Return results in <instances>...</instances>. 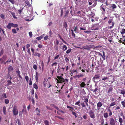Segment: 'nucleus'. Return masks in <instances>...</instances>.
<instances>
[{
  "label": "nucleus",
  "mask_w": 125,
  "mask_h": 125,
  "mask_svg": "<svg viewBox=\"0 0 125 125\" xmlns=\"http://www.w3.org/2000/svg\"><path fill=\"white\" fill-rule=\"evenodd\" d=\"M44 123L45 125H49V122L47 120H45L44 121Z\"/></svg>",
  "instance_id": "nucleus-44"
},
{
  "label": "nucleus",
  "mask_w": 125,
  "mask_h": 125,
  "mask_svg": "<svg viewBox=\"0 0 125 125\" xmlns=\"http://www.w3.org/2000/svg\"><path fill=\"white\" fill-rule=\"evenodd\" d=\"M2 97L6 98L7 97L6 94V93H3L2 95Z\"/></svg>",
  "instance_id": "nucleus-36"
},
{
  "label": "nucleus",
  "mask_w": 125,
  "mask_h": 125,
  "mask_svg": "<svg viewBox=\"0 0 125 125\" xmlns=\"http://www.w3.org/2000/svg\"><path fill=\"white\" fill-rule=\"evenodd\" d=\"M81 104V105L83 107H85V105L84 104V102H82L81 103H80Z\"/></svg>",
  "instance_id": "nucleus-39"
},
{
  "label": "nucleus",
  "mask_w": 125,
  "mask_h": 125,
  "mask_svg": "<svg viewBox=\"0 0 125 125\" xmlns=\"http://www.w3.org/2000/svg\"><path fill=\"white\" fill-rule=\"evenodd\" d=\"M71 49H68L66 51V53L67 54L69 53L70 52H71Z\"/></svg>",
  "instance_id": "nucleus-57"
},
{
  "label": "nucleus",
  "mask_w": 125,
  "mask_h": 125,
  "mask_svg": "<svg viewBox=\"0 0 125 125\" xmlns=\"http://www.w3.org/2000/svg\"><path fill=\"white\" fill-rule=\"evenodd\" d=\"M27 52L30 55H31V54L30 50V49H28Z\"/></svg>",
  "instance_id": "nucleus-62"
},
{
  "label": "nucleus",
  "mask_w": 125,
  "mask_h": 125,
  "mask_svg": "<svg viewBox=\"0 0 125 125\" xmlns=\"http://www.w3.org/2000/svg\"><path fill=\"white\" fill-rule=\"evenodd\" d=\"M113 88L112 87H110L109 88V89L107 93H109L110 92H112V90H113Z\"/></svg>",
  "instance_id": "nucleus-32"
},
{
  "label": "nucleus",
  "mask_w": 125,
  "mask_h": 125,
  "mask_svg": "<svg viewBox=\"0 0 125 125\" xmlns=\"http://www.w3.org/2000/svg\"><path fill=\"white\" fill-rule=\"evenodd\" d=\"M11 25L10 22L9 23L8 25L6 26L7 28L9 30L11 29Z\"/></svg>",
  "instance_id": "nucleus-19"
},
{
  "label": "nucleus",
  "mask_w": 125,
  "mask_h": 125,
  "mask_svg": "<svg viewBox=\"0 0 125 125\" xmlns=\"http://www.w3.org/2000/svg\"><path fill=\"white\" fill-rule=\"evenodd\" d=\"M25 79L27 82H28L29 81V77L27 76H25Z\"/></svg>",
  "instance_id": "nucleus-60"
},
{
  "label": "nucleus",
  "mask_w": 125,
  "mask_h": 125,
  "mask_svg": "<svg viewBox=\"0 0 125 125\" xmlns=\"http://www.w3.org/2000/svg\"><path fill=\"white\" fill-rule=\"evenodd\" d=\"M74 9L73 8V9H71V10L70 11V13L71 14V15L72 16H73V10Z\"/></svg>",
  "instance_id": "nucleus-58"
},
{
  "label": "nucleus",
  "mask_w": 125,
  "mask_h": 125,
  "mask_svg": "<svg viewBox=\"0 0 125 125\" xmlns=\"http://www.w3.org/2000/svg\"><path fill=\"white\" fill-rule=\"evenodd\" d=\"M11 14L12 15L14 19H17V17H16L15 15V13L14 12H10Z\"/></svg>",
  "instance_id": "nucleus-21"
},
{
  "label": "nucleus",
  "mask_w": 125,
  "mask_h": 125,
  "mask_svg": "<svg viewBox=\"0 0 125 125\" xmlns=\"http://www.w3.org/2000/svg\"><path fill=\"white\" fill-rule=\"evenodd\" d=\"M54 47L56 51H58V50L59 48L58 45H55Z\"/></svg>",
  "instance_id": "nucleus-47"
},
{
  "label": "nucleus",
  "mask_w": 125,
  "mask_h": 125,
  "mask_svg": "<svg viewBox=\"0 0 125 125\" xmlns=\"http://www.w3.org/2000/svg\"><path fill=\"white\" fill-rule=\"evenodd\" d=\"M48 35H46L45 37H44V40L46 41L48 39Z\"/></svg>",
  "instance_id": "nucleus-50"
},
{
  "label": "nucleus",
  "mask_w": 125,
  "mask_h": 125,
  "mask_svg": "<svg viewBox=\"0 0 125 125\" xmlns=\"http://www.w3.org/2000/svg\"><path fill=\"white\" fill-rule=\"evenodd\" d=\"M11 62V59H10L9 60H8L6 62H4V64H5L8 62Z\"/></svg>",
  "instance_id": "nucleus-55"
},
{
  "label": "nucleus",
  "mask_w": 125,
  "mask_h": 125,
  "mask_svg": "<svg viewBox=\"0 0 125 125\" xmlns=\"http://www.w3.org/2000/svg\"><path fill=\"white\" fill-rule=\"evenodd\" d=\"M121 104L122 105L123 107L125 108V100L121 102Z\"/></svg>",
  "instance_id": "nucleus-26"
},
{
  "label": "nucleus",
  "mask_w": 125,
  "mask_h": 125,
  "mask_svg": "<svg viewBox=\"0 0 125 125\" xmlns=\"http://www.w3.org/2000/svg\"><path fill=\"white\" fill-rule=\"evenodd\" d=\"M33 68L35 70H36L37 69V66L36 64H34L33 66Z\"/></svg>",
  "instance_id": "nucleus-51"
},
{
  "label": "nucleus",
  "mask_w": 125,
  "mask_h": 125,
  "mask_svg": "<svg viewBox=\"0 0 125 125\" xmlns=\"http://www.w3.org/2000/svg\"><path fill=\"white\" fill-rule=\"evenodd\" d=\"M84 102L85 103L86 102V103H88V99L87 98H85L84 99Z\"/></svg>",
  "instance_id": "nucleus-59"
},
{
  "label": "nucleus",
  "mask_w": 125,
  "mask_h": 125,
  "mask_svg": "<svg viewBox=\"0 0 125 125\" xmlns=\"http://www.w3.org/2000/svg\"><path fill=\"white\" fill-rule=\"evenodd\" d=\"M62 50L63 51H65L67 49V47L65 45H63L62 47Z\"/></svg>",
  "instance_id": "nucleus-30"
},
{
  "label": "nucleus",
  "mask_w": 125,
  "mask_h": 125,
  "mask_svg": "<svg viewBox=\"0 0 125 125\" xmlns=\"http://www.w3.org/2000/svg\"><path fill=\"white\" fill-rule=\"evenodd\" d=\"M57 79L56 78V80H57V83H61L64 82V79L63 78L62 76H57Z\"/></svg>",
  "instance_id": "nucleus-3"
},
{
  "label": "nucleus",
  "mask_w": 125,
  "mask_h": 125,
  "mask_svg": "<svg viewBox=\"0 0 125 125\" xmlns=\"http://www.w3.org/2000/svg\"><path fill=\"white\" fill-rule=\"evenodd\" d=\"M39 75L38 73L37 72H36L35 74V79L37 82L38 81V76Z\"/></svg>",
  "instance_id": "nucleus-16"
},
{
  "label": "nucleus",
  "mask_w": 125,
  "mask_h": 125,
  "mask_svg": "<svg viewBox=\"0 0 125 125\" xmlns=\"http://www.w3.org/2000/svg\"><path fill=\"white\" fill-rule=\"evenodd\" d=\"M120 94H122L123 95V96H124V95L125 94V90L124 91L123 90H121V92L120 93Z\"/></svg>",
  "instance_id": "nucleus-33"
},
{
  "label": "nucleus",
  "mask_w": 125,
  "mask_h": 125,
  "mask_svg": "<svg viewBox=\"0 0 125 125\" xmlns=\"http://www.w3.org/2000/svg\"><path fill=\"white\" fill-rule=\"evenodd\" d=\"M111 7L113 9H115L117 7L115 4H112Z\"/></svg>",
  "instance_id": "nucleus-34"
},
{
  "label": "nucleus",
  "mask_w": 125,
  "mask_h": 125,
  "mask_svg": "<svg viewBox=\"0 0 125 125\" xmlns=\"http://www.w3.org/2000/svg\"><path fill=\"white\" fill-rule=\"evenodd\" d=\"M12 111L14 115H17L18 113V110L17 109V106L16 105H14L12 109Z\"/></svg>",
  "instance_id": "nucleus-5"
},
{
  "label": "nucleus",
  "mask_w": 125,
  "mask_h": 125,
  "mask_svg": "<svg viewBox=\"0 0 125 125\" xmlns=\"http://www.w3.org/2000/svg\"><path fill=\"white\" fill-rule=\"evenodd\" d=\"M97 110H99L100 109V107H101L102 106V103L100 102H99L97 104Z\"/></svg>",
  "instance_id": "nucleus-9"
},
{
  "label": "nucleus",
  "mask_w": 125,
  "mask_h": 125,
  "mask_svg": "<svg viewBox=\"0 0 125 125\" xmlns=\"http://www.w3.org/2000/svg\"><path fill=\"white\" fill-rule=\"evenodd\" d=\"M10 73H8V74L7 75V78L11 80L12 79V77L10 74Z\"/></svg>",
  "instance_id": "nucleus-24"
},
{
  "label": "nucleus",
  "mask_w": 125,
  "mask_h": 125,
  "mask_svg": "<svg viewBox=\"0 0 125 125\" xmlns=\"http://www.w3.org/2000/svg\"><path fill=\"white\" fill-rule=\"evenodd\" d=\"M108 40L110 42H111L112 41V38L111 37H109L108 38Z\"/></svg>",
  "instance_id": "nucleus-42"
},
{
  "label": "nucleus",
  "mask_w": 125,
  "mask_h": 125,
  "mask_svg": "<svg viewBox=\"0 0 125 125\" xmlns=\"http://www.w3.org/2000/svg\"><path fill=\"white\" fill-rule=\"evenodd\" d=\"M12 4H15V1L14 0H8Z\"/></svg>",
  "instance_id": "nucleus-37"
},
{
  "label": "nucleus",
  "mask_w": 125,
  "mask_h": 125,
  "mask_svg": "<svg viewBox=\"0 0 125 125\" xmlns=\"http://www.w3.org/2000/svg\"><path fill=\"white\" fill-rule=\"evenodd\" d=\"M92 45H88L82 47L83 49L89 50H90L92 47Z\"/></svg>",
  "instance_id": "nucleus-7"
},
{
  "label": "nucleus",
  "mask_w": 125,
  "mask_h": 125,
  "mask_svg": "<svg viewBox=\"0 0 125 125\" xmlns=\"http://www.w3.org/2000/svg\"><path fill=\"white\" fill-rule=\"evenodd\" d=\"M41 65L42 67V71H43L44 68V64L43 61L41 62Z\"/></svg>",
  "instance_id": "nucleus-22"
},
{
  "label": "nucleus",
  "mask_w": 125,
  "mask_h": 125,
  "mask_svg": "<svg viewBox=\"0 0 125 125\" xmlns=\"http://www.w3.org/2000/svg\"><path fill=\"white\" fill-rule=\"evenodd\" d=\"M30 46V45L29 44H27L26 45V48L27 49H30L29 47Z\"/></svg>",
  "instance_id": "nucleus-63"
},
{
  "label": "nucleus",
  "mask_w": 125,
  "mask_h": 125,
  "mask_svg": "<svg viewBox=\"0 0 125 125\" xmlns=\"http://www.w3.org/2000/svg\"><path fill=\"white\" fill-rule=\"evenodd\" d=\"M63 10L62 8L61 9V14H60V16L61 17H62V16L63 15Z\"/></svg>",
  "instance_id": "nucleus-27"
},
{
  "label": "nucleus",
  "mask_w": 125,
  "mask_h": 125,
  "mask_svg": "<svg viewBox=\"0 0 125 125\" xmlns=\"http://www.w3.org/2000/svg\"><path fill=\"white\" fill-rule=\"evenodd\" d=\"M87 67L88 68L87 69L89 70H91V66L90 65L88 64L87 65Z\"/></svg>",
  "instance_id": "nucleus-48"
},
{
  "label": "nucleus",
  "mask_w": 125,
  "mask_h": 125,
  "mask_svg": "<svg viewBox=\"0 0 125 125\" xmlns=\"http://www.w3.org/2000/svg\"><path fill=\"white\" fill-rule=\"evenodd\" d=\"M95 67V65H94V64L92 63V64L91 66V70H93L94 68Z\"/></svg>",
  "instance_id": "nucleus-43"
},
{
  "label": "nucleus",
  "mask_w": 125,
  "mask_h": 125,
  "mask_svg": "<svg viewBox=\"0 0 125 125\" xmlns=\"http://www.w3.org/2000/svg\"><path fill=\"white\" fill-rule=\"evenodd\" d=\"M33 88L36 89H38V87L37 85L35 83H34L33 84Z\"/></svg>",
  "instance_id": "nucleus-28"
},
{
  "label": "nucleus",
  "mask_w": 125,
  "mask_h": 125,
  "mask_svg": "<svg viewBox=\"0 0 125 125\" xmlns=\"http://www.w3.org/2000/svg\"><path fill=\"white\" fill-rule=\"evenodd\" d=\"M4 53L3 50V49H2L0 51V56L2 55Z\"/></svg>",
  "instance_id": "nucleus-49"
},
{
  "label": "nucleus",
  "mask_w": 125,
  "mask_h": 125,
  "mask_svg": "<svg viewBox=\"0 0 125 125\" xmlns=\"http://www.w3.org/2000/svg\"><path fill=\"white\" fill-rule=\"evenodd\" d=\"M89 114L90 117L94 119L95 118V115L94 112L92 110H90L89 112Z\"/></svg>",
  "instance_id": "nucleus-6"
},
{
  "label": "nucleus",
  "mask_w": 125,
  "mask_h": 125,
  "mask_svg": "<svg viewBox=\"0 0 125 125\" xmlns=\"http://www.w3.org/2000/svg\"><path fill=\"white\" fill-rule=\"evenodd\" d=\"M13 70V67L11 65H10L8 69V73H10V72Z\"/></svg>",
  "instance_id": "nucleus-10"
},
{
  "label": "nucleus",
  "mask_w": 125,
  "mask_h": 125,
  "mask_svg": "<svg viewBox=\"0 0 125 125\" xmlns=\"http://www.w3.org/2000/svg\"><path fill=\"white\" fill-rule=\"evenodd\" d=\"M45 35V34H43L40 36L37 37L36 39L38 40L39 41L42 39Z\"/></svg>",
  "instance_id": "nucleus-12"
},
{
  "label": "nucleus",
  "mask_w": 125,
  "mask_h": 125,
  "mask_svg": "<svg viewBox=\"0 0 125 125\" xmlns=\"http://www.w3.org/2000/svg\"><path fill=\"white\" fill-rule=\"evenodd\" d=\"M72 113L75 116V118H76L77 117V116L76 115V114L75 112H72Z\"/></svg>",
  "instance_id": "nucleus-61"
},
{
  "label": "nucleus",
  "mask_w": 125,
  "mask_h": 125,
  "mask_svg": "<svg viewBox=\"0 0 125 125\" xmlns=\"http://www.w3.org/2000/svg\"><path fill=\"white\" fill-rule=\"evenodd\" d=\"M115 22H114L113 21L112 22V25L111 26H109L108 27V29H111L114 26V24H115Z\"/></svg>",
  "instance_id": "nucleus-29"
},
{
  "label": "nucleus",
  "mask_w": 125,
  "mask_h": 125,
  "mask_svg": "<svg viewBox=\"0 0 125 125\" xmlns=\"http://www.w3.org/2000/svg\"><path fill=\"white\" fill-rule=\"evenodd\" d=\"M112 19H110L108 21V23L110 24L112 22Z\"/></svg>",
  "instance_id": "nucleus-64"
},
{
  "label": "nucleus",
  "mask_w": 125,
  "mask_h": 125,
  "mask_svg": "<svg viewBox=\"0 0 125 125\" xmlns=\"http://www.w3.org/2000/svg\"><path fill=\"white\" fill-rule=\"evenodd\" d=\"M72 31V36L74 38H75V34L73 32V30H71Z\"/></svg>",
  "instance_id": "nucleus-38"
},
{
  "label": "nucleus",
  "mask_w": 125,
  "mask_h": 125,
  "mask_svg": "<svg viewBox=\"0 0 125 125\" xmlns=\"http://www.w3.org/2000/svg\"><path fill=\"white\" fill-rule=\"evenodd\" d=\"M90 16L93 17L95 15V14L92 11L90 14Z\"/></svg>",
  "instance_id": "nucleus-52"
},
{
  "label": "nucleus",
  "mask_w": 125,
  "mask_h": 125,
  "mask_svg": "<svg viewBox=\"0 0 125 125\" xmlns=\"http://www.w3.org/2000/svg\"><path fill=\"white\" fill-rule=\"evenodd\" d=\"M116 104L115 102H113L112 103H111L110 105V107L112 106L115 105Z\"/></svg>",
  "instance_id": "nucleus-31"
},
{
  "label": "nucleus",
  "mask_w": 125,
  "mask_h": 125,
  "mask_svg": "<svg viewBox=\"0 0 125 125\" xmlns=\"http://www.w3.org/2000/svg\"><path fill=\"white\" fill-rule=\"evenodd\" d=\"M6 108L5 106H4L3 108V111L4 114L5 115L6 112Z\"/></svg>",
  "instance_id": "nucleus-23"
},
{
  "label": "nucleus",
  "mask_w": 125,
  "mask_h": 125,
  "mask_svg": "<svg viewBox=\"0 0 125 125\" xmlns=\"http://www.w3.org/2000/svg\"><path fill=\"white\" fill-rule=\"evenodd\" d=\"M119 121L120 123L122 124L123 122V120L122 118L120 117L119 116Z\"/></svg>",
  "instance_id": "nucleus-20"
},
{
  "label": "nucleus",
  "mask_w": 125,
  "mask_h": 125,
  "mask_svg": "<svg viewBox=\"0 0 125 125\" xmlns=\"http://www.w3.org/2000/svg\"><path fill=\"white\" fill-rule=\"evenodd\" d=\"M79 85H80L81 88L84 87L86 85L85 83L84 82H81Z\"/></svg>",
  "instance_id": "nucleus-11"
},
{
  "label": "nucleus",
  "mask_w": 125,
  "mask_h": 125,
  "mask_svg": "<svg viewBox=\"0 0 125 125\" xmlns=\"http://www.w3.org/2000/svg\"><path fill=\"white\" fill-rule=\"evenodd\" d=\"M95 76L93 77V79H99L100 77L99 75H95Z\"/></svg>",
  "instance_id": "nucleus-17"
},
{
  "label": "nucleus",
  "mask_w": 125,
  "mask_h": 125,
  "mask_svg": "<svg viewBox=\"0 0 125 125\" xmlns=\"http://www.w3.org/2000/svg\"><path fill=\"white\" fill-rule=\"evenodd\" d=\"M115 121L114 118H110L109 119V123L110 125H115Z\"/></svg>",
  "instance_id": "nucleus-8"
},
{
  "label": "nucleus",
  "mask_w": 125,
  "mask_h": 125,
  "mask_svg": "<svg viewBox=\"0 0 125 125\" xmlns=\"http://www.w3.org/2000/svg\"><path fill=\"white\" fill-rule=\"evenodd\" d=\"M7 84L6 86H8L11 84L12 83V82L10 80H8L7 81Z\"/></svg>",
  "instance_id": "nucleus-18"
},
{
  "label": "nucleus",
  "mask_w": 125,
  "mask_h": 125,
  "mask_svg": "<svg viewBox=\"0 0 125 125\" xmlns=\"http://www.w3.org/2000/svg\"><path fill=\"white\" fill-rule=\"evenodd\" d=\"M121 33L122 34H123L125 33V29H123L122 30Z\"/></svg>",
  "instance_id": "nucleus-56"
},
{
  "label": "nucleus",
  "mask_w": 125,
  "mask_h": 125,
  "mask_svg": "<svg viewBox=\"0 0 125 125\" xmlns=\"http://www.w3.org/2000/svg\"><path fill=\"white\" fill-rule=\"evenodd\" d=\"M12 32L14 33H17L16 30L15 29H12Z\"/></svg>",
  "instance_id": "nucleus-45"
},
{
  "label": "nucleus",
  "mask_w": 125,
  "mask_h": 125,
  "mask_svg": "<svg viewBox=\"0 0 125 125\" xmlns=\"http://www.w3.org/2000/svg\"><path fill=\"white\" fill-rule=\"evenodd\" d=\"M29 34L30 37H31L32 36V32L31 31H30L29 32Z\"/></svg>",
  "instance_id": "nucleus-54"
},
{
  "label": "nucleus",
  "mask_w": 125,
  "mask_h": 125,
  "mask_svg": "<svg viewBox=\"0 0 125 125\" xmlns=\"http://www.w3.org/2000/svg\"><path fill=\"white\" fill-rule=\"evenodd\" d=\"M24 8H22L21 9H20L19 10H18L19 12V13L20 14H21L22 11L23 9Z\"/></svg>",
  "instance_id": "nucleus-46"
},
{
  "label": "nucleus",
  "mask_w": 125,
  "mask_h": 125,
  "mask_svg": "<svg viewBox=\"0 0 125 125\" xmlns=\"http://www.w3.org/2000/svg\"><path fill=\"white\" fill-rule=\"evenodd\" d=\"M112 114V112L111 109L109 108L107 110V112L104 113L103 115L104 118L106 119L109 117V115L111 116Z\"/></svg>",
  "instance_id": "nucleus-1"
},
{
  "label": "nucleus",
  "mask_w": 125,
  "mask_h": 125,
  "mask_svg": "<svg viewBox=\"0 0 125 125\" xmlns=\"http://www.w3.org/2000/svg\"><path fill=\"white\" fill-rule=\"evenodd\" d=\"M0 17L2 19H5V15L3 14H0Z\"/></svg>",
  "instance_id": "nucleus-53"
},
{
  "label": "nucleus",
  "mask_w": 125,
  "mask_h": 125,
  "mask_svg": "<svg viewBox=\"0 0 125 125\" xmlns=\"http://www.w3.org/2000/svg\"><path fill=\"white\" fill-rule=\"evenodd\" d=\"M69 13V11L68 10L66 11L64 13V18L67 17Z\"/></svg>",
  "instance_id": "nucleus-15"
},
{
  "label": "nucleus",
  "mask_w": 125,
  "mask_h": 125,
  "mask_svg": "<svg viewBox=\"0 0 125 125\" xmlns=\"http://www.w3.org/2000/svg\"><path fill=\"white\" fill-rule=\"evenodd\" d=\"M103 55H102L101 53L100 52H97L99 56H101V57H102L103 60H102L101 58H100V63L102 64H103V60L105 59V58L106 57L105 55V52L104 51H102Z\"/></svg>",
  "instance_id": "nucleus-2"
},
{
  "label": "nucleus",
  "mask_w": 125,
  "mask_h": 125,
  "mask_svg": "<svg viewBox=\"0 0 125 125\" xmlns=\"http://www.w3.org/2000/svg\"><path fill=\"white\" fill-rule=\"evenodd\" d=\"M10 24L11 26L13 27L16 28L18 26V25L17 24H14L13 23H10Z\"/></svg>",
  "instance_id": "nucleus-14"
},
{
  "label": "nucleus",
  "mask_w": 125,
  "mask_h": 125,
  "mask_svg": "<svg viewBox=\"0 0 125 125\" xmlns=\"http://www.w3.org/2000/svg\"><path fill=\"white\" fill-rule=\"evenodd\" d=\"M74 31H75V32H77V31L78 30V28L77 27V26H74Z\"/></svg>",
  "instance_id": "nucleus-25"
},
{
  "label": "nucleus",
  "mask_w": 125,
  "mask_h": 125,
  "mask_svg": "<svg viewBox=\"0 0 125 125\" xmlns=\"http://www.w3.org/2000/svg\"><path fill=\"white\" fill-rule=\"evenodd\" d=\"M73 77L76 80H77L76 79L77 78H80L79 75H76L75 76H73Z\"/></svg>",
  "instance_id": "nucleus-35"
},
{
  "label": "nucleus",
  "mask_w": 125,
  "mask_h": 125,
  "mask_svg": "<svg viewBox=\"0 0 125 125\" xmlns=\"http://www.w3.org/2000/svg\"><path fill=\"white\" fill-rule=\"evenodd\" d=\"M80 101H77L76 102L75 104V105H78L80 107Z\"/></svg>",
  "instance_id": "nucleus-40"
},
{
  "label": "nucleus",
  "mask_w": 125,
  "mask_h": 125,
  "mask_svg": "<svg viewBox=\"0 0 125 125\" xmlns=\"http://www.w3.org/2000/svg\"><path fill=\"white\" fill-rule=\"evenodd\" d=\"M99 24L97 23L96 24H93L92 27V30H98L99 28Z\"/></svg>",
  "instance_id": "nucleus-4"
},
{
  "label": "nucleus",
  "mask_w": 125,
  "mask_h": 125,
  "mask_svg": "<svg viewBox=\"0 0 125 125\" xmlns=\"http://www.w3.org/2000/svg\"><path fill=\"white\" fill-rule=\"evenodd\" d=\"M9 100L7 99H6L5 100V103L6 104H8L9 103Z\"/></svg>",
  "instance_id": "nucleus-41"
},
{
  "label": "nucleus",
  "mask_w": 125,
  "mask_h": 125,
  "mask_svg": "<svg viewBox=\"0 0 125 125\" xmlns=\"http://www.w3.org/2000/svg\"><path fill=\"white\" fill-rule=\"evenodd\" d=\"M104 6H103L102 4V5L100 7V9L102 11L105 12V9L106 8V7H105V8H104Z\"/></svg>",
  "instance_id": "nucleus-13"
}]
</instances>
